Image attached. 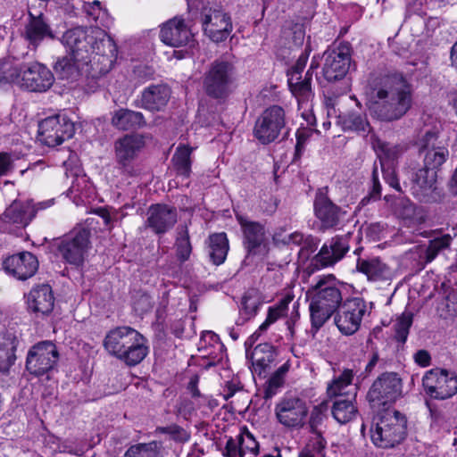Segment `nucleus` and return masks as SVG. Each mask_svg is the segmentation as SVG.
I'll use <instances>...</instances> for the list:
<instances>
[{"mask_svg":"<svg viewBox=\"0 0 457 457\" xmlns=\"http://www.w3.org/2000/svg\"><path fill=\"white\" fill-rule=\"evenodd\" d=\"M411 104V86L403 74L386 75L372 82L367 105L373 118L385 122L398 120Z\"/></svg>","mask_w":457,"mask_h":457,"instance_id":"1","label":"nucleus"},{"mask_svg":"<svg viewBox=\"0 0 457 457\" xmlns=\"http://www.w3.org/2000/svg\"><path fill=\"white\" fill-rule=\"evenodd\" d=\"M312 328L317 332L342 305V287L334 275L319 277L308 290Z\"/></svg>","mask_w":457,"mask_h":457,"instance_id":"2","label":"nucleus"},{"mask_svg":"<svg viewBox=\"0 0 457 457\" xmlns=\"http://www.w3.org/2000/svg\"><path fill=\"white\" fill-rule=\"evenodd\" d=\"M407 435V419L404 414L391 408H384L374 416L370 428L372 443L380 448H394Z\"/></svg>","mask_w":457,"mask_h":457,"instance_id":"3","label":"nucleus"},{"mask_svg":"<svg viewBox=\"0 0 457 457\" xmlns=\"http://www.w3.org/2000/svg\"><path fill=\"white\" fill-rule=\"evenodd\" d=\"M235 82V67L232 62L223 59L212 62L203 76L205 94L217 100L226 99L232 93Z\"/></svg>","mask_w":457,"mask_h":457,"instance_id":"4","label":"nucleus"},{"mask_svg":"<svg viewBox=\"0 0 457 457\" xmlns=\"http://www.w3.org/2000/svg\"><path fill=\"white\" fill-rule=\"evenodd\" d=\"M285 110L279 105H271L259 115L253 127V136L263 145L274 142L287 129Z\"/></svg>","mask_w":457,"mask_h":457,"instance_id":"5","label":"nucleus"},{"mask_svg":"<svg viewBox=\"0 0 457 457\" xmlns=\"http://www.w3.org/2000/svg\"><path fill=\"white\" fill-rule=\"evenodd\" d=\"M403 393V381L395 372L382 373L371 385L367 399L372 408L379 409L395 403Z\"/></svg>","mask_w":457,"mask_h":457,"instance_id":"6","label":"nucleus"},{"mask_svg":"<svg viewBox=\"0 0 457 457\" xmlns=\"http://www.w3.org/2000/svg\"><path fill=\"white\" fill-rule=\"evenodd\" d=\"M144 137L140 134H127L115 140L113 147L115 161L121 173L129 177L138 174L134 161L145 147Z\"/></svg>","mask_w":457,"mask_h":457,"instance_id":"7","label":"nucleus"},{"mask_svg":"<svg viewBox=\"0 0 457 457\" xmlns=\"http://www.w3.org/2000/svg\"><path fill=\"white\" fill-rule=\"evenodd\" d=\"M90 232L81 228H75L62 237L57 243V250L62 258L69 264L80 266L89 248Z\"/></svg>","mask_w":457,"mask_h":457,"instance_id":"8","label":"nucleus"},{"mask_svg":"<svg viewBox=\"0 0 457 457\" xmlns=\"http://www.w3.org/2000/svg\"><path fill=\"white\" fill-rule=\"evenodd\" d=\"M337 311L335 324L339 331L345 336H351L357 332L363 317L369 313L368 304L361 297L346 299Z\"/></svg>","mask_w":457,"mask_h":457,"instance_id":"9","label":"nucleus"},{"mask_svg":"<svg viewBox=\"0 0 457 457\" xmlns=\"http://www.w3.org/2000/svg\"><path fill=\"white\" fill-rule=\"evenodd\" d=\"M236 219L243 233V245L246 251L245 260L253 256H264L269 251V239L264 225L253 221L237 213Z\"/></svg>","mask_w":457,"mask_h":457,"instance_id":"10","label":"nucleus"},{"mask_svg":"<svg viewBox=\"0 0 457 457\" xmlns=\"http://www.w3.org/2000/svg\"><path fill=\"white\" fill-rule=\"evenodd\" d=\"M277 420L285 428L291 429L302 428L308 415L306 402L294 395L282 397L275 405Z\"/></svg>","mask_w":457,"mask_h":457,"instance_id":"11","label":"nucleus"},{"mask_svg":"<svg viewBox=\"0 0 457 457\" xmlns=\"http://www.w3.org/2000/svg\"><path fill=\"white\" fill-rule=\"evenodd\" d=\"M58 360L59 353L56 345L51 341H42L29 350L26 370L36 377H41L52 370Z\"/></svg>","mask_w":457,"mask_h":457,"instance_id":"12","label":"nucleus"},{"mask_svg":"<svg viewBox=\"0 0 457 457\" xmlns=\"http://www.w3.org/2000/svg\"><path fill=\"white\" fill-rule=\"evenodd\" d=\"M427 395L436 400H445L457 393V376L446 370H430L422 378Z\"/></svg>","mask_w":457,"mask_h":457,"instance_id":"13","label":"nucleus"},{"mask_svg":"<svg viewBox=\"0 0 457 457\" xmlns=\"http://www.w3.org/2000/svg\"><path fill=\"white\" fill-rule=\"evenodd\" d=\"M201 23L204 34L216 43L225 41L233 29L230 16L218 6H204L201 12Z\"/></svg>","mask_w":457,"mask_h":457,"instance_id":"14","label":"nucleus"},{"mask_svg":"<svg viewBox=\"0 0 457 457\" xmlns=\"http://www.w3.org/2000/svg\"><path fill=\"white\" fill-rule=\"evenodd\" d=\"M74 132L73 122L60 114L46 118L38 125L40 141L48 146L61 145L72 137Z\"/></svg>","mask_w":457,"mask_h":457,"instance_id":"15","label":"nucleus"},{"mask_svg":"<svg viewBox=\"0 0 457 457\" xmlns=\"http://www.w3.org/2000/svg\"><path fill=\"white\" fill-rule=\"evenodd\" d=\"M323 75L328 81L343 79L348 72L352 60V47L348 42H341L337 47L324 53Z\"/></svg>","mask_w":457,"mask_h":457,"instance_id":"16","label":"nucleus"},{"mask_svg":"<svg viewBox=\"0 0 457 457\" xmlns=\"http://www.w3.org/2000/svg\"><path fill=\"white\" fill-rule=\"evenodd\" d=\"M52 71L44 64L32 62L21 65L19 87L31 92H46L54 84Z\"/></svg>","mask_w":457,"mask_h":457,"instance_id":"17","label":"nucleus"},{"mask_svg":"<svg viewBox=\"0 0 457 457\" xmlns=\"http://www.w3.org/2000/svg\"><path fill=\"white\" fill-rule=\"evenodd\" d=\"M417 145L419 152L424 153V166L436 172L449 157L448 148L438 140L436 131H426L418 140Z\"/></svg>","mask_w":457,"mask_h":457,"instance_id":"18","label":"nucleus"},{"mask_svg":"<svg viewBox=\"0 0 457 457\" xmlns=\"http://www.w3.org/2000/svg\"><path fill=\"white\" fill-rule=\"evenodd\" d=\"M160 38L165 45L173 47L193 46L195 43L190 26L181 16H175L162 25Z\"/></svg>","mask_w":457,"mask_h":457,"instance_id":"19","label":"nucleus"},{"mask_svg":"<svg viewBox=\"0 0 457 457\" xmlns=\"http://www.w3.org/2000/svg\"><path fill=\"white\" fill-rule=\"evenodd\" d=\"M91 28L77 27L62 36L63 43L76 61L92 62Z\"/></svg>","mask_w":457,"mask_h":457,"instance_id":"20","label":"nucleus"},{"mask_svg":"<svg viewBox=\"0 0 457 457\" xmlns=\"http://www.w3.org/2000/svg\"><path fill=\"white\" fill-rule=\"evenodd\" d=\"M355 269L372 283L390 282L395 277V270L379 256H359Z\"/></svg>","mask_w":457,"mask_h":457,"instance_id":"21","label":"nucleus"},{"mask_svg":"<svg viewBox=\"0 0 457 457\" xmlns=\"http://www.w3.org/2000/svg\"><path fill=\"white\" fill-rule=\"evenodd\" d=\"M39 203L36 207L31 200H14L2 214L4 223L14 225L16 228H25L36 216L38 209H44L49 203Z\"/></svg>","mask_w":457,"mask_h":457,"instance_id":"22","label":"nucleus"},{"mask_svg":"<svg viewBox=\"0 0 457 457\" xmlns=\"http://www.w3.org/2000/svg\"><path fill=\"white\" fill-rule=\"evenodd\" d=\"M146 228L162 235L171 229L178 220L176 208L167 204H152L147 210Z\"/></svg>","mask_w":457,"mask_h":457,"instance_id":"23","label":"nucleus"},{"mask_svg":"<svg viewBox=\"0 0 457 457\" xmlns=\"http://www.w3.org/2000/svg\"><path fill=\"white\" fill-rule=\"evenodd\" d=\"M3 268L17 279L26 280L37 272L38 261L31 253L21 252L7 257L3 262Z\"/></svg>","mask_w":457,"mask_h":457,"instance_id":"24","label":"nucleus"},{"mask_svg":"<svg viewBox=\"0 0 457 457\" xmlns=\"http://www.w3.org/2000/svg\"><path fill=\"white\" fill-rule=\"evenodd\" d=\"M29 46L37 49L45 39H53L54 32L43 13L37 15L29 12L28 21L21 33Z\"/></svg>","mask_w":457,"mask_h":457,"instance_id":"25","label":"nucleus"},{"mask_svg":"<svg viewBox=\"0 0 457 457\" xmlns=\"http://www.w3.org/2000/svg\"><path fill=\"white\" fill-rule=\"evenodd\" d=\"M314 213L320 222L322 229L337 228L345 214L325 194H317L314 200Z\"/></svg>","mask_w":457,"mask_h":457,"instance_id":"26","label":"nucleus"},{"mask_svg":"<svg viewBox=\"0 0 457 457\" xmlns=\"http://www.w3.org/2000/svg\"><path fill=\"white\" fill-rule=\"evenodd\" d=\"M348 235L336 236L324 244L313 258L314 264L328 267L340 261L349 251Z\"/></svg>","mask_w":457,"mask_h":457,"instance_id":"27","label":"nucleus"},{"mask_svg":"<svg viewBox=\"0 0 457 457\" xmlns=\"http://www.w3.org/2000/svg\"><path fill=\"white\" fill-rule=\"evenodd\" d=\"M92 59L103 58L109 67L112 64L117 56V46L113 39L100 28H91Z\"/></svg>","mask_w":457,"mask_h":457,"instance_id":"28","label":"nucleus"},{"mask_svg":"<svg viewBox=\"0 0 457 457\" xmlns=\"http://www.w3.org/2000/svg\"><path fill=\"white\" fill-rule=\"evenodd\" d=\"M28 308L37 315H48L54 305L52 288L47 284L34 287L27 295Z\"/></svg>","mask_w":457,"mask_h":457,"instance_id":"29","label":"nucleus"},{"mask_svg":"<svg viewBox=\"0 0 457 457\" xmlns=\"http://www.w3.org/2000/svg\"><path fill=\"white\" fill-rule=\"evenodd\" d=\"M148 353L147 339L138 331L130 343L120 351L116 357L126 365L133 367L140 363Z\"/></svg>","mask_w":457,"mask_h":457,"instance_id":"30","label":"nucleus"},{"mask_svg":"<svg viewBox=\"0 0 457 457\" xmlns=\"http://www.w3.org/2000/svg\"><path fill=\"white\" fill-rule=\"evenodd\" d=\"M135 328L129 326H120L111 329L104 340V347L109 354L117 357L120 351L130 343L133 337H137Z\"/></svg>","mask_w":457,"mask_h":457,"instance_id":"31","label":"nucleus"},{"mask_svg":"<svg viewBox=\"0 0 457 457\" xmlns=\"http://www.w3.org/2000/svg\"><path fill=\"white\" fill-rule=\"evenodd\" d=\"M170 89L165 84L152 85L142 93V106L150 111H161L168 104Z\"/></svg>","mask_w":457,"mask_h":457,"instance_id":"32","label":"nucleus"},{"mask_svg":"<svg viewBox=\"0 0 457 457\" xmlns=\"http://www.w3.org/2000/svg\"><path fill=\"white\" fill-rule=\"evenodd\" d=\"M437 172L427 167L418 170L411 179L413 195L423 200L436 188Z\"/></svg>","mask_w":457,"mask_h":457,"instance_id":"33","label":"nucleus"},{"mask_svg":"<svg viewBox=\"0 0 457 457\" xmlns=\"http://www.w3.org/2000/svg\"><path fill=\"white\" fill-rule=\"evenodd\" d=\"M111 123L120 130L137 129L145 125L141 112L124 108L113 112Z\"/></svg>","mask_w":457,"mask_h":457,"instance_id":"34","label":"nucleus"},{"mask_svg":"<svg viewBox=\"0 0 457 457\" xmlns=\"http://www.w3.org/2000/svg\"><path fill=\"white\" fill-rule=\"evenodd\" d=\"M209 256L215 265L223 263L226 260L229 246L226 233H215L209 237Z\"/></svg>","mask_w":457,"mask_h":457,"instance_id":"35","label":"nucleus"},{"mask_svg":"<svg viewBox=\"0 0 457 457\" xmlns=\"http://www.w3.org/2000/svg\"><path fill=\"white\" fill-rule=\"evenodd\" d=\"M276 352L273 345L269 343L259 344L252 353L253 365L255 371L262 373L275 360Z\"/></svg>","mask_w":457,"mask_h":457,"instance_id":"36","label":"nucleus"},{"mask_svg":"<svg viewBox=\"0 0 457 457\" xmlns=\"http://www.w3.org/2000/svg\"><path fill=\"white\" fill-rule=\"evenodd\" d=\"M194 148L187 145H179L171 159L177 175L188 178L191 173V154Z\"/></svg>","mask_w":457,"mask_h":457,"instance_id":"37","label":"nucleus"},{"mask_svg":"<svg viewBox=\"0 0 457 457\" xmlns=\"http://www.w3.org/2000/svg\"><path fill=\"white\" fill-rule=\"evenodd\" d=\"M331 413L339 424H346L356 417L358 409L350 399H337L332 405Z\"/></svg>","mask_w":457,"mask_h":457,"instance_id":"38","label":"nucleus"},{"mask_svg":"<svg viewBox=\"0 0 457 457\" xmlns=\"http://www.w3.org/2000/svg\"><path fill=\"white\" fill-rule=\"evenodd\" d=\"M80 63L85 62L76 61L72 55L64 56L56 62L54 71L61 79L74 81L80 76Z\"/></svg>","mask_w":457,"mask_h":457,"instance_id":"39","label":"nucleus"},{"mask_svg":"<svg viewBox=\"0 0 457 457\" xmlns=\"http://www.w3.org/2000/svg\"><path fill=\"white\" fill-rule=\"evenodd\" d=\"M341 123L345 130L369 133L370 123L364 113L351 111L340 116Z\"/></svg>","mask_w":457,"mask_h":457,"instance_id":"40","label":"nucleus"},{"mask_svg":"<svg viewBox=\"0 0 457 457\" xmlns=\"http://www.w3.org/2000/svg\"><path fill=\"white\" fill-rule=\"evenodd\" d=\"M175 247L177 257L181 262L189 259L192 253V245L187 226H179L177 228Z\"/></svg>","mask_w":457,"mask_h":457,"instance_id":"41","label":"nucleus"},{"mask_svg":"<svg viewBox=\"0 0 457 457\" xmlns=\"http://www.w3.org/2000/svg\"><path fill=\"white\" fill-rule=\"evenodd\" d=\"M327 441L321 433L312 434L298 457H326Z\"/></svg>","mask_w":457,"mask_h":457,"instance_id":"42","label":"nucleus"},{"mask_svg":"<svg viewBox=\"0 0 457 457\" xmlns=\"http://www.w3.org/2000/svg\"><path fill=\"white\" fill-rule=\"evenodd\" d=\"M161 447V443L157 441L139 443L129 447L124 457H158Z\"/></svg>","mask_w":457,"mask_h":457,"instance_id":"43","label":"nucleus"},{"mask_svg":"<svg viewBox=\"0 0 457 457\" xmlns=\"http://www.w3.org/2000/svg\"><path fill=\"white\" fill-rule=\"evenodd\" d=\"M375 147L378 152L379 160L381 161L382 159L386 163L399 158L407 150L406 145H394L383 141H378Z\"/></svg>","mask_w":457,"mask_h":457,"instance_id":"44","label":"nucleus"},{"mask_svg":"<svg viewBox=\"0 0 457 457\" xmlns=\"http://www.w3.org/2000/svg\"><path fill=\"white\" fill-rule=\"evenodd\" d=\"M354 375L353 370L345 369L337 378H335L328 384L327 388L328 395L330 397L342 395L345 388L352 384Z\"/></svg>","mask_w":457,"mask_h":457,"instance_id":"45","label":"nucleus"},{"mask_svg":"<svg viewBox=\"0 0 457 457\" xmlns=\"http://www.w3.org/2000/svg\"><path fill=\"white\" fill-rule=\"evenodd\" d=\"M21 65L10 60L0 61V83L14 84L19 87Z\"/></svg>","mask_w":457,"mask_h":457,"instance_id":"46","label":"nucleus"},{"mask_svg":"<svg viewBox=\"0 0 457 457\" xmlns=\"http://www.w3.org/2000/svg\"><path fill=\"white\" fill-rule=\"evenodd\" d=\"M290 369L289 361L281 365L270 378L268 386L265 388L264 397L266 399L271 398L277 394L278 389L282 386L285 382V377Z\"/></svg>","mask_w":457,"mask_h":457,"instance_id":"47","label":"nucleus"},{"mask_svg":"<svg viewBox=\"0 0 457 457\" xmlns=\"http://www.w3.org/2000/svg\"><path fill=\"white\" fill-rule=\"evenodd\" d=\"M291 302L290 298L285 297L281 299L277 304L270 306L268 310V314L265 321L259 327L260 331H265L270 325L276 322L278 319L284 317L288 311V304Z\"/></svg>","mask_w":457,"mask_h":457,"instance_id":"48","label":"nucleus"},{"mask_svg":"<svg viewBox=\"0 0 457 457\" xmlns=\"http://www.w3.org/2000/svg\"><path fill=\"white\" fill-rule=\"evenodd\" d=\"M311 81L312 75L310 71H307L303 79H302L301 76L289 75L288 86L295 96L308 97L312 91Z\"/></svg>","mask_w":457,"mask_h":457,"instance_id":"49","label":"nucleus"},{"mask_svg":"<svg viewBox=\"0 0 457 457\" xmlns=\"http://www.w3.org/2000/svg\"><path fill=\"white\" fill-rule=\"evenodd\" d=\"M240 457H255L259 453V444L253 436L246 431L238 436Z\"/></svg>","mask_w":457,"mask_h":457,"instance_id":"50","label":"nucleus"},{"mask_svg":"<svg viewBox=\"0 0 457 457\" xmlns=\"http://www.w3.org/2000/svg\"><path fill=\"white\" fill-rule=\"evenodd\" d=\"M451 241L452 237L449 235L430 240L425 253L426 262H432L442 250L450 246Z\"/></svg>","mask_w":457,"mask_h":457,"instance_id":"51","label":"nucleus"},{"mask_svg":"<svg viewBox=\"0 0 457 457\" xmlns=\"http://www.w3.org/2000/svg\"><path fill=\"white\" fill-rule=\"evenodd\" d=\"M412 324V314L411 312H403L395 321V338L404 344L407 340L410 328Z\"/></svg>","mask_w":457,"mask_h":457,"instance_id":"52","label":"nucleus"},{"mask_svg":"<svg viewBox=\"0 0 457 457\" xmlns=\"http://www.w3.org/2000/svg\"><path fill=\"white\" fill-rule=\"evenodd\" d=\"M395 214L403 220H414L417 208L409 199L401 197L395 200L394 205Z\"/></svg>","mask_w":457,"mask_h":457,"instance_id":"53","label":"nucleus"},{"mask_svg":"<svg viewBox=\"0 0 457 457\" xmlns=\"http://www.w3.org/2000/svg\"><path fill=\"white\" fill-rule=\"evenodd\" d=\"M327 411L328 404L326 403H321L312 409L309 419V426L312 434L321 433L319 428L327 418Z\"/></svg>","mask_w":457,"mask_h":457,"instance_id":"54","label":"nucleus"},{"mask_svg":"<svg viewBox=\"0 0 457 457\" xmlns=\"http://www.w3.org/2000/svg\"><path fill=\"white\" fill-rule=\"evenodd\" d=\"M155 432L166 434L171 440L177 443H185L190 438L189 433L177 424H171L166 427H157Z\"/></svg>","mask_w":457,"mask_h":457,"instance_id":"55","label":"nucleus"},{"mask_svg":"<svg viewBox=\"0 0 457 457\" xmlns=\"http://www.w3.org/2000/svg\"><path fill=\"white\" fill-rule=\"evenodd\" d=\"M154 301L146 293H137L133 301V309L138 315H144L152 311Z\"/></svg>","mask_w":457,"mask_h":457,"instance_id":"56","label":"nucleus"},{"mask_svg":"<svg viewBox=\"0 0 457 457\" xmlns=\"http://www.w3.org/2000/svg\"><path fill=\"white\" fill-rule=\"evenodd\" d=\"M371 181H372V188H371L370 192L369 193L368 195L363 197L360 203L362 205L367 204L371 200L372 201L379 200L381 197V185L378 180V171L377 166H375L373 168Z\"/></svg>","mask_w":457,"mask_h":457,"instance_id":"57","label":"nucleus"},{"mask_svg":"<svg viewBox=\"0 0 457 457\" xmlns=\"http://www.w3.org/2000/svg\"><path fill=\"white\" fill-rule=\"evenodd\" d=\"M381 170L385 181L393 188L401 191V187L395 173V169L391 163H386L381 159Z\"/></svg>","mask_w":457,"mask_h":457,"instance_id":"58","label":"nucleus"},{"mask_svg":"<svg viewBox=\"0 0 457 457\" xmlns=\"http://www.w3.org/2000/svg\"><path fill=\"white\" fill-rule=\"evenodd\" d=\"M241 305L242 310L244 311L247 319H249L256 314L261 303L256 296L251 294H246L242 298Z\"/></svg>","mask_w":457,"mask_h":457,"instance_id":"59","label":"nucleus"},{"mask_svg":"<svg viewBox=\"0 0 457 457\" xmlns=\"http://www.w3.org/2000/svg\"><path fill=\"white\" fill-rule=\"evenodd\" d=\"M311 134L305 129L296 131L295 157L299 158L304 149Z\"/></svg>","mask_w":457,"mask_h":457,"instance_id":"60","label":"nucleus"},{"mask_svg":"<svg viewBox=\"0 0 457 457\" xmlns=\"http://www.w3.org/2000/svg\"><path fill=\"white\" fill-rule=\"evenodd\" d=\"M15 356L8 352L0 353V374L7 375L10 368L14 364Z\"/></svg>","mask_w":457,"mask_h":457,"instance_id":"61","label":"nucleus"},{"mask_svg":"<svg viewBox=\"0 0 457 457\" xmlns=\"http://www.w3.org/2000/svg\"><path fill=\"white\" fill-rule=\"evenodd\" d=\"M426 404L429 410L432 424L439 427L442 426L445 422L444 412L428 401L426 402Z\"/></svg>","mask_w":457,"mask_h":457,"instance_id":"62","label":"nucleus"},{"mask_svg":"<svg viewBox=\"0 0 457 457\" xmlns=\"http://www.w3.org/2000/svg\"><path fill=\"white\" fill-rule=\"evenodd\" d=\"M134 72L141 81H146L154 79V70L146 65H139L136 67Z\"/></svg>","mask_w":457,"mask_h":457,"instance_id":"63","label":"nucleus"},{"mask_svg":"<svg viewBox=\"0 0 457 457\" xmlns=\"http://www.w3.org/2000/svg\"><path fill=\"white\" fill-rule=\"evenodd\" d=\"M223 454L227 457H240V445L238 444V439L234 440L233 438H229L226 443Z\"/></svg>","mask_w":457,"mask_h":457,"instance_id":"64","label":"nucleus"}]
</instances>
